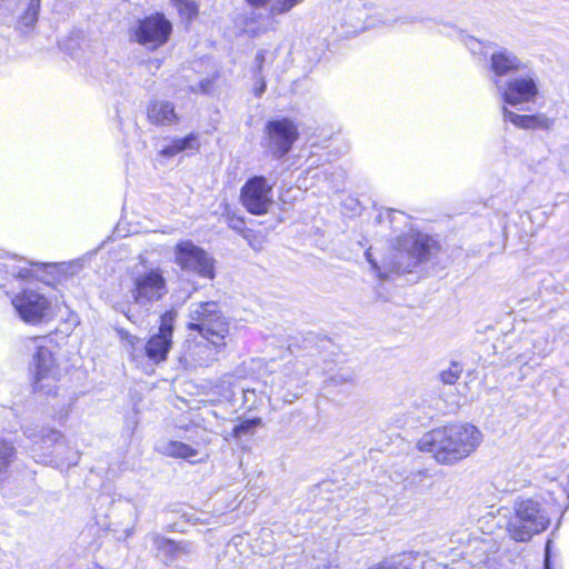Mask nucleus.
Returning a JSON list of instances; mask_svg holds the SVG:
<instances>
[{
  "label": "nucleus",
  "mask_w": 569,
  "mask_h": 569,
  "mask_svg": "<svg viewBox=\"0 0 569 569\" xmlns=\"http://www.w3.org/2000/svg\"><path fill=\"white\" fill-rule=\"evenodd\" d=\"M187 328L191 339L184 342L180 365L186 369L209 366L226 346L229 323L214 301L193 303L188 315Z\"/></svg>",
  "instance_id": "f257e3e1"
},
{
  "label": "nucleus",
  "mask_w": 569,
  "mask_h": 569,
  "mask_svg": "<svg viewBox=\"0 0 569 569\" xmlns=\"http://www.w3.org/2000/svg\"><path fill=\"white\" fill-rule=\"evenodd\" d=\"M482 438V432L473 425H450L425 433L418 441V448L439 463L452 465L469 457Z\"/></svg>",
  "instance_id": "f03ea898"
},
{
  "label": "nucleus",
  "mask_w": 569,
  "mask_h": 569,
  "mask_svg": "<svg viewBox=\"0 0 569 569\" xmlns=\"http://www.w3.org/2000/svg\"><path fill=\"white\" fill-rule=\"evenodd\" d=\"M216 261L210 253L190 240L180 242V295L186 299L198 290L194 280L189 276L212 280L216 277Z\"/></svg>",
  "instance_id": "7ed1b4c3"
},
{
  "label": "nucleus",
  "mask_w": 569,
  "mask_h": 569,
  "mask_svg": "<svg viewBox=\"0 0 569 569\" xmlns=\"http://www.w3.org/2000/svg\"><path fill=\"white\" fill-rule=\"evenodd\" d=\"M549 523L550 518L538 500L518 499L513 503V515L508 520L507 530L513 540L525 542L546 530Z\"/></svg>",
  "instance_id": "20e7f679"
},
{
  "label": "nucleus",
  "mask_w": 569,
  "mask_h": 569,
  "mask_svg": "<svg viewBox=\"0 0 569 569\" xmlns=\"http://www.w3.org/2000/svg\"><path fill=\"white\" fill-rule=\"evenodd\" d=\"M433 243L429 236L416 231L400 236L390 258L391 270L411 272L429 258Z\"/></svg>",
  "instance_id": "39448f33"
},
{
  "label": "nucleus",
  "mask_w": 569,
  "mask_h": 569,
  "mask_svg": "<svg viewBox=\"0 0 569 569\" xmlns=\"http://www.w3.org/2000/svg\"><path fill=\"white\" fill-rule=\"evenodd\" d=\"M495 88L507 104L513 107L533 104L540 96V79L537 71L527 67L507 79L497 78Z\"/></svg>",
  "instance_id": "423d86ee"
},
{
  "label": "nucleus",
  "mask_w": 569,
  "mask_h": 569,
  "mask_svg": "<svg viewBox=\"0 0 569 569\" xmlns=\"http://www.w3.org/2000/svg\"><path fill=\"white\" fill-rule=\"evenodd\" d=\"M129 292L137 306L149 310L168 293L163 272L159 268L147 267L133 271Z\"/></svg>",
  "instance_id": "0eeeda50"
},
{
  "label": "nucleus",
  "mask_w": 569,
  "mask_h": 569,
  "mask_svg": "<svg viewBox=\"0 0 569 569\" xmlns=\"http://www.w3.org/2000/svg\"><path fill=\"white\" fill-rule=\"evenodd\" d=\"M171 31L170 21L161 13H153L139 19L129 29V40L148 50H156L167 42Z\"/></svg>",
  "instance_id": "6e6552de"
},
{
  "label": "nucleus",
  "mask_w": 569,
  "mask_h": 569,
  "mask_svg": "<svg viewBox=\"0 0 569 569\" xmlns=\"http://www.w3.org/2000/svg\"><path fill=\"white\" fill-rule=\"evenodd\" d=\"M298 138V126L289 118L269 120L266 123L263 146L274 159L283 158Z\"/></svg>",
  "instance_id": "1a4fd4ad"
},
{
  "label": "nucleus",
  "mask_w": 569,
  "mask_h": 569,
  "mask_svg": "<svg viewBox=\"0 0 569 569\" xmlns=\"http://www.w3.org/2000/svg\"><path fill=\"white\" fill-rule=\"evenodd\" d=\"M32 383L39 390L51 392L61 377L52 352L48 348H39L31 365Z\"/></svg>",
  "instance_id": "9d476101"
},
{
  "label": "nucleus",
  "mask_w": 569,
  "mask_h": 569,
  "mask_svg": "<svg viewBox=\"0 0 569 569\" xmlns=\"http://www.w3.org/2000/svg\"><path fill=\"white\" fill-rule=\"evenodd\" d=\"M271 191L272 186L263 176L252 177L241 188V202L250 213L264 214L272 204Z\"/></svg>",
  "instance_id": "9b49d317"
},
{
  "label": "nucleus",
  "mask_w": 569,
  "mask_h": 569,
  "mask_svg": "<svg viewBox=\"0 0 569 569\" xmlns=\"http://www.w3.org/2000/svg\"><path fill=\"white\" fill-rule=\"evenodd\" d=\"M12 305L20 318L28 323L40 322L50 309L48 299L33 290H24L12 299Z\"/></svg>",
  "instance_id": "f8f14e48"
},
{
  "label": "nucleus",
  "mask_w": 569,
  "mask_h": 569,
  "mask_svg": "<svg viewBox=\"0 0 569 569\" xmlns=\"http://www.w3.org/2000/svg\"><path fill=\"white\" fill-rule=\"evenodd\" d=\"M527 67L528 64L521 58L505 47L497 48L489 58V70L492 73L491 82L493 86L497 78L507 79L506 77L515 76Z\"/></svg>",
  "instance_id": "ddd939ff"
},
{
  "label": "nucleus",
  "mask_w": 569,
  "mask_h": 569,
  "mask_svg": "<svg viewBox=\"0 0 569 569\" xmlns=\"http://www.w3.org/2000/svg\"><path fill=\"white\" fill-rule=\"evenodd\" d=\"M176 321V312L169 311L161 317L159 333L151 337L146 343L147 358L152 363H158L166 359L170 348L171 337Z\"/></svg>",
  "instance_id": "4468645a"
},
{
  "label": "nucleus",
  "mask_w": 569,
  "mask_h": 569,
  "mask_svg": "<svg viewBox=\"0 0 569 569\" xmlns=\"http://www.w3.org/2000/svg\"><path fill=\"white\" fill-rule=\"evenodd\" d=\"M502 117L505 121L512 123L515 127L523 130H545L549 131L553 128L555 119L546 113L519 114L502 107Z\"/></svg>",
  "instance_id": "2eb2a0df"
},
{
  "label": "nucleus",
  "mask_w": 569,
  "mask_h": 569,
  "mask_svg": "<svg viewBox=\"0 0 569 569\" xmlns=\"http://www.w3.org/2000/svg\"><path fill=\"white\" fill-rule=\"evenodd\" d=\"M151 122L159 126H168L176 120L174 104L168 101H154L148 109Z\"/></svg>",
  "instance_id": "dca6fc26"
},
{
  "label": "nucleus",
  "mask_w": 569,
  "mask_h": 569,
  "mask_svg": "<svg viewBox=\"0 0 569 569\" xmlns=\"http://www.w3.org/2000/svg\"><path fill=\"white\" fill-rule=\"evenodd\" d=\"M119 333L131 360L136 362L137 366H143V361L147 358L146 345L142 343L140 338L127 331H120Z\"/></svg>",
  "instance_id": "f3484780"
},
{
  "label": "nucleus",
  "mask_w": 569,
  "mask_h": 569,
  "mask_svg": "<svg viewBox=\"0 0 569 569\" xmlns=\"http://www.w3.org/2000/svg\"><path fill=\"white\" fill-rule=\"evenodd\" d=\"M40 0H28L23 13L19 16V26L26 28L34 26L38 20Z\"/></svg>",
  "instance_id": "a211bd4d"
},
{
  "label": "nucleus",
  "mask_w": 569,
  "mask_h": 569,
  "mask_svg": "<svg viewBox=\"0 0 569 569\" xmlns=\"http://www.w3.org/2000/svg\"><path fill=\"white\" fill-rule=\"evenodd\" d=\"M208 458V452L202 447L193 448L189 445L180 442V459L188 461L189 463H197L204 461Z\"/></svg>",
  "instance_id": "6ab92c4d"
},
{
  "label": "nucleus",
  "mask_w": 569,
  "mask_h": 569,
  "mask_svg": "<svg viewBox=\"0 0 569 569\" xmlns=\"http://www.w3.org/2000/svg\"><path fill=\"white\" fill-rule=\"evenodd\" d=\"M156 542L159 556L162 557V560L164 562L174 561L176 553L178 551V545L174 541L166 539L163 537L157 538Z\"/></svg>",
  "instance_id": "aec40b11"
},
{
  "label": "nucleus",
  "mask_w": 569,
  "mask_h": 569,
  "mask_svg": "<svg viewBox=\"0 0 569 569\" xmlns=\"http://www.w3.org/2000/svg\"><path fill=\"white\" fill-rule=\"evenodd\" d=\"M262 425V420L260 418L246 419L237 423L232 429V436L237 439L242 438L243 436L252 435L256 428Z\"/></svg>",
  "instance_id": "412c9836"
},
{
  "label": "nucleus",
  "mask_w": 569,
  "mask_h": 569,
  "mask_svg": "<svg viewBox=\"0 0 569 569\" xmlns=\"http://www.w3.org/2000/svg\"><path fill=\"white\" fill-rule=\"evenodd\" d=\"M14 448L0 439V477L3 476L12 461Z\"/></svg>",
  "instance_id": "4be33fe9"
},
{
  "label": "nucleus",
  "mask_w": 569,
  "mask_h": 569,
  "mask_svg": "<svg viewBox=\"0 0 569 569\" xmlns=\"http://www.w3.org/2000/svg\"><path fill=\"white\" fill-rule=\"evenodd\" d=\"M462 366L451 362L449 368L440 372V380L446 385H453L460 378Z\"/></svg>",
  "instance_id": "5701e85b"
},
{
  "label": "nucleus",
  "mask_w": 569,
  "mask_h": 569,
  "mask_svg": "<svg viewBox=\"0 0 569 569\" xmlns=\"http://www.w3.org/2000/svg\"><path fill=\"white\" fill-rule=\"evenodd\" d=\"M198 4L192 0H180V20L191 21L198 17Z\"/></svg>",
  "instance_id": "b1692460"
},
{
  "label": "nucleus",
  "mask_w": 569,
  "mask_h": 569,
  "mask_svg": "<svg viewBox=\"0 0 569 569\" xmlns=\"http://www.w3.org/2000/svg\"><path fill=\"white\" fill-rule=\"evenodd\" d=\"M199 147V138L196 134H188L183 139H180V152L193 153Z\"/></svg>",
  "instance_id": "393cba45"
},
{
  "label": "nucleus",
  "mask_w": 569,
  "mask_h": 569,
  "mask_svg": "<svg viewBox=\"0 0 569 569\" xmlns=\"http://www.w3.org/2000/svg\"><path fill=\"white\" fill-rule=\"evenodd\" d=\"M157 450L162 455L177 457L178 456V443L172 440L160 439L157 443Z\"/></svg>",
  "instance_id": "a878e982"
},
{
  "label": "nucleus",
  "mask_w": 569,
  "mask_h": 569,
  "mask_svg": "<svg viewBox=\"0 0 569 569\" xmlns=\"http://www.w3.org/2000/svg\"><path fill=\"white\" fill-rule=\"evenodd\" d=\"M218 78V72L214 71L209 78L202 79L198 84V90L201 93H212L214 91V81Z\"/></svg>",
  "instance_id": "bb28decb"
},
{
  "label": "nucleus",
  "mask_w": 569,
  "mask_h": 569,
  "mask_svg": "<svg viewBox=\"0 0 569 569\" xmlns=\"http://www.w3.org/2000/svg\"><path fill=\"white\" fill-rule=\"evenodd\" d=\"M178 153V146L172 144L170 147L161 149L158 158L159 164H164V160L173 158Z\"/></svg>",
  "instance_id": "cd10ccee"
},
{
  "label": "nucleus",
  "mask_w": 569,
  "mask_h": 569,
  "mask_svg": "<svg viewBox=\"0 0 569 569\" xmlns=\"http://www.w3.org/2000/svg\"><path fill=\"white\" fill-rule=\"evenodd\" d=\"M254 79L253 93L256 97H260L266 91V80L260 71L256 72Z\"/></svg>",
  "instance_id": "c85d7f7f"
},
{
  "label": "nucleus",
  "mask_w": 569,
  "mask_h": 569,
  "mask_svg": "<svg viewBox=\"0 0 569 569\" xmlns=\"http://www.w3.org/2000/svg\"><path fill=\"white\" fill-rule=\"evenodd\" d=\"M369 569H407L403 561L386 560Z\"/></svg>",
  "instance_id": "c756f323"
},
{
  "label": "nucleus",
  "mask_w": 569,
  "mask_h": 569,
  "mask_svg": "<svg viewBox=\"0 0 569 569\" xmlns=\"http://www.w3.org/2000/svg\"><path fill=\"white\" fill-rule=\"evenodd\" d=\"M228 226L231 229L241 232L243 230V227H244V221L242 219H240V218L229 217L228 218Z\"/></svg>",
  "instance_id": "7c9ffc66"
},
{
  "label": "nucleus",
  "mask_w": 569,
  "mask_h": 569,
  "mask_svg": "<svg viewBox=\"0 0 569 569\" xmlns=\"http://www.w3.org/2000/svg\"><path fill=\"white\" fill-rule=\"evenodd\" d=\"M352 379H353V376L350 372L340 373V375H337V376L332 377V380L336 383H347V382L352 381Z\"/></svg>",
  "instance_id": "2f4dec72"
},
{
  "label": "nucleus",
  "mask_w": 569,
  "mask_h": 569,
  "mask_svg": "<svg viewBox=\"0 0 569 569\" xmlns=\"http://www.w3.org/2000/svg\"><path fill=\"white\" fill-rule=\"evenodd\" d=\"M543 569H551V563H550V541L547 542L546 549H545Z\"/></svg>",
  "instance_id": "473e14b6"
},
{
  "label": "nucleus",
  "mask_w": 569,
  "mask_h": 569,
  "mask_svg": "<svg viewBox=\"0 0 569 569\" xmlns=\"http://www.w3.org/2000/svg\"><path fill=\"white\" fill-rule=\"evenodd\" d=\"M467 47L470 48L471 51H476L478 47H480V42L476 40L475 38H468L466 41Z\"/></svg>",
  "instance_id": "72a5a7b5"
},
{
  "label": "nucleus",
  "mask_w": 569,
  "mask_h": 569,
  "mask_svg": "<svg viewBox=\"0 0 569 569\" xmlns=\"http://www.w3.org/2000/svg\"><path fill=\"white\" fill-rule=\"evenodd\" d=\"M366 258H367L368 262L371 264L372 269L375 271L379 272V267H378L377 262L372 259L370 251L366 252Z\"/></svg>",
  "instance_id": "f704fd0d"
},
{
  "label": "nucleus",
  "mask_w": 569,
  "mask_h": 569,
  "mask_svg": "<svg viewBox=\"0 0 569 569\" xmlns=\"http://www.w3.org/2000/svg\"><path fill=\"white\" fill-rule=\"evenodd\" d=\"M406 22H410V23H426L428 19L426 18H422V17H410V18H406L405 19Z\"/></svg>",
  "instance_id": "c9c22d12"
},
{
  "label": "nucleus",
  "mask_w": 569,
  "mask_h": 569,
  "mask_svg": "<svg viewBox=\"0 0 569 569\" xmlns=\"http://www.w3.org/2000/svg\"><path fill=\"white\" fill-rule=\"evenodd\" d=\"M256 61L258 63V71L261 72V67L264 62V54L263 52H258L257 56H256Z\"/></svg>",
  "instance_id": "e433bc0d"
},
{
  "label": "nucleus",
  "mask_w": 569,
  "mask_h": 569,
  "mask_svg": "<svg viewBox=\"0 0 569 569\" xmlns=\"http://www.w3.org/2000/svg\"><path fill=\"white\" fill-rule=\"evenodd\" d=\"M253 7L264 6L269 0H247Z\"/></svg>",
  "instance_id": "4c0bfd02"
},
{
  "label": "nucleus",
  "mask_w": 569,
  "mask_h": 569,
  "mask_svg": "<svg viewBox=\"0 0 569 569\" xmlns=\"http://www.w3.org/2000/svg\"><path fill=\"white\" fill-rule=\"evenodd\" d=\"M21 1H22V0H0V3H1V2H8V3H9V2H19V3H20Z\"/></svg>",
  "instance_id": "58836bf2"
},
{
  "label": "nucleus",
  "mask_w": 569,
  "mask_h": 569,
  "mask_svg": "<svg viewBox=\"0 0 569 569\" xmlns=\"http://www.w3.org/2000/svg\"><path fill=\"white\" fill-rule=\"evenodd\" d=\"M19 276H20V277H22V278H27V277H29V274H28V272H27V271H26V272H24V271H21V272L19 273Z\"/></svg>",
  "instance_id": "ea45409f"
}]
</instances>
